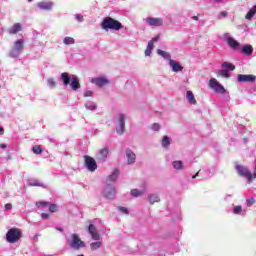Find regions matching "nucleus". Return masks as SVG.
Masks as SVG:
<instances>
[{
    "label": "nucleus",
    "instance_id": "nucleus-7",
    "mask_svg": "<svg viewBox=\"0 0 256 256\" xmlns=\"http://www.w3.org/2000/svg\"><path fill=\"white\" fill-rule=\"evenodd\" d=\"M84 160H85V167L86 169H88V171L93 173V171L97 170V162L93 159V157L86 155L84 156Z\"/></svg>",
    "mask_w": 256,
    "mask_h": 256
},
{
    "label": "nucleus",
    "instance_id": "nucleus-4",
    "mask_svg": "<svg viewBox=\"0 0 256 256\" xmlns=\"http://www.w3.org/2000/svg\"><path fill=\"white\" fill-rule=\"evenodd\" d=\"M209 87L210 89H214V91L220 95H225V93H227L225 87H223V85H221L215 78L209 80Z\"/></svg>",
    "mask_w": 256,
    "mask_h": 256
},
{
    "label": "nucleus",
    "instance_id": "nucleus-23",
    "mask_svg": "<svg viewBox=\"0 0 256 256\" xmlns=\"http://www.w3.org/2000/svg\"><path fill=\"white\" fill-rule=\"evenodd\" d=\"M149 203L150 205H154V203H159V201H161V199L159 198V195L157 194H151L148 197Z\"/></svg>",
    "mask_w": 256,
    "mask_h": 256
},
{
    "label": "nucleus",
    "instance_id": "nucleus-29",
    "mask_svg": "<svg viewBox=\"0 0 256 256\" xmlns=\"http://www.w3.org/2000/svg\"><path fill=\"white\" fill-rule=\"evenodd\" d=\"M63 43L64 45H75V39L73 37H65Z\"/></svg>",
    "mask_w": 256,
    "mask_h": 256
},
{
    "label": "nucleus",
    "instance_id": "nucleus-58",
    "mask_svg": "<svg viewBox=\"0 0 256 256\" xmlns=\"http://www.w3.org/2000/svg\"><path fill=\"white\" fill-rule=\"evenodd\" d=\"M78 256H85V255H83V254H80V255H78Z\"/></svg>",
    "mask_w": 256,
    "mask_h": 256
},
{
    "label": "nucleus",
    "instance_id": "nucleus-25",
    "mask_svg": "<svg viewBox=\"0 0 256 256\" xmlns=\"http://www.w3.org/2000/svg\"><path fill=\"white\" fill-rule=\"evenodd\" d=\"M100 247H103V243L102 242H92L90 244V249L92 251H97V249H100Z\"/></svg>",
    "mask_w": 256,
    "mask_h": 256
},
{
    "label": "nucleus",
    "instance_id": "nucleus-19",
    "mask_svg": "<svg viewBox=\"0 0 256 256\" xmlns=\"http://www.w3.org/2000/svg\"><path fill=\"white\" fill-rule=\"evenodd\" d=\"M186 97L191 105H197V100L195 99V95H193V92L191 90L187 91Z\"/></svg>",
    "mask_w": 256,
    "mask_h": 256
},
{
    "label": "nucleus",
    "instance_id": "nucleus-46",
    "mask_svg": "<svg viewBox=\"0 0 256 256\" xmlns=\"http://www.w3.org/2000/svg\"><path fill=\"white\" fill-rule=\"evenodd\" d=\"M75 17L79 22L83 21V15L76 14Z\"/></svg>",
    "mask_w": 256,
    "mask_h": 256
},
{
    "label": "nucleus",
    "instance_id": "nucleus-22",
    "mask_svg": "<svg viewBox=\"0 0 256 256\" xmlns=\"http://www.w3.org/2000/svg\"><path fill=\"white\" fill-rule=\"evenodd\" d=\"M70 87L73 91H77V89H79V78L77 77L72 78Z\"/></svg>",
    "mask_w": 256,
    "mask_h": 256
},
{
    "label": "nucleus",
    "instance_id": "nucleus-3",
    "mask_svg": "<svg viewBox=\"0 0 256 256\" xmlns=\"http://www.w3.org/2000/svg\"><path fill=\"white\" fill-rule=\"evenodd\" d=\"M69 247L72 249H75L76 251H79V249L85 247V242L79 238V235L77 234H72L71 239L68 241Z\"/></svg>",
    "mask_w": 256,
    "mask_h": 256
},
{
    "label": "nucleus",
    "instance_id": "nucleus-38",
    "mask_svg": "<svg viewBox=\"0 0 256 256\" xmlns=\"http://www.w3.org/2000/svg\"><path fill=\"white\" fill-rule=\"evenodd\" d=\"M247 207H253L255 205V198H248L246 199Z\"/></svg>",
    "mask_w": 256,
    "mask_h": 256
},
{
    "label": "nucleus",
    "instance_id": "nucleus-28",
    "mask_svg": "<svg viewBox=\"0 0 256 256\" xmlns=\"http://www.w3.org/2000/svg\"><path fill=\"white\" fill-rule=\"evenodd\" d=\"M174 169H176L177 171H181V169H183V162L178 160V161H174L172 163Z\"/></svg>",
    "mask_w": 256,
    "mask_h": 256
},
{
    "label": "nucleus",
    "instance_id": "nucleus-43",
    "mask_svg": "<svg viewBox=\"0 0 256 256\" xmlns=\"http://www.w3.org/2000/svg\"><path fill=\"white\" fill-rule=\"evenodd\" d=\"M153 47H154L153 41H149L147 48L150 49V51H153Z\"/></svg>",
    "mask_w": 256,
    "mask_h": 256
},
{
    "label": "nucleus",
    "instance_id": "nucleus-36",
    "mask_svg": "<svg viewBox=\"0 0 256 256\" xmlns=\"http://www.w3.org/2000/svg\"><path fill=\"white\" fill-rule=\"evenodd\" d=\"M10 57H13V58H15V57H19V55H21V52H19V50H17V49H12L11 51H10Z\"/></svg>",
    "mask_w": 256,
    "mask_h": 256
},
{
    "label": "nucleus",
    "instance_id": "nucleus-2",
    "mask_svg": "<svg viewBox=\"0 0 256 256\" xmlns=\"http://www.w3.org/2000/svg\"><path fill=\"white\" fill-rule=\"evenodd\" d=\"M21 237H23V232L19 228H11L6 234V241L8 243H17Z\"/></svg>",
    "mask_w": 256,
    "mask_h": 256
},
{
    "label": "nucleus",
    "instance_id": "nucleus-48",
    "mask_svg": "<svg viewBox=\"0 0 256 256\" xmlns=\"http://www.w3.org/2000/svg\"><path fill=\"white\" fill-rule=\"evenodd\" d=\"M13 205L11 203H8L5 205V209L9 211V209H12Z\"/></svg>",
    "mask_w": 256,
    "mask_h": 256
},
{
    "label": "nucleus",
    "instance_id": "nucleus-42",
    "mask_svg": "<svg viewBox=\"0 0 256 256\" xmlns=\"http://www.w3.org/2000/svg\"><path fill=\"white\" fill-rule=\"evenodd\" d=\"M92 95H93V92L90 90H86L84 93V97H92Z\"/></svg>",
    "mask_w": 256,
    "mask_h": 256
},
{
    "label": "nucleus",
    "instance_id": "nucleus-26",
    "mask_svg": "<svg viewBox=\"0 0 256 256\" xmlns=\"http://www.w3.org/2000/svg\"><path fill=\"white\" fill-rule=\"evenodd\" d=\"M117 177H119L118 169L114 170L113 173L110 176H108V180L114 182L117 181Z\"/></svg>",
    "mask_w": 256,
    "mask_h": 256
},
{
    "label": "nucleus",
    "instance_id": "nucleus-39",
    "mask_svg": "<svg viewBox=\"0 0 256 256\" xmlns=\"http://www.w3.org/2000/svg\"><path fill=\"white\" fill-rule=\"evenodd\" d=\"M101 157H107L109 155V150L107 148H103L100 150Z\"/></svg>",
    "mask_w": 256,
    "mask_h": 256
},
{
    "label": "nucleus",
    "instance_id": "nucleus-33",
    "mask_svg": "<svg viewBox=\"0 0 256 256\" xmlns=\"http://www.w3.org/2000/svg\"><path fill=\"white\" fill-rule=\"evenodd\" d=\"M222 67H224L225 69H228L229 71H235V65L228 62H224L222 64Z\"/></svg>",
    "mask_w": 256,
    "mask_h": 256
},
{
    "label": "nucleus",
    "instance_id": "nucleus-37",
    "mask_svg": "<svg viewBox=\"0 0 256 256\" xmlns=\"http://www.w3.org/2000/svg\"><path fill=\"white\" fill-rule=\"evenodd\" d=\"M131 195H132V197H139V196L143 195V193L141 191H139L138 189H132Z\"/></svg>",
    "mask_w": 256,
    "mask_h": 256
},
{
    "label": "nucleus",
    "instance_id": "nucleus-1",
    "mask_svg": "<svg viewBox=\"0 0 256 256\" xmlns=\"http://www.w3.org/2000/svg\"><path fill=\"white\" fill-rule=\"evenodd\" d=\"M101 27L104 31H121L123 29V24L119 20H115L111 17H105L101 22Z\"/></svg>",
    "mask_w": 256,
    "mask_h": 256
},
{
    "label": "nucleus",
    "instance_id": "nucleus-20",
    "mask_svg": "<svg viewBox=\"0 0 256 256\" xmlns=\"http://www.w3.org/2000/svg\"><path fill=\"white\" fill-rule=\"evenodd\" d=\"M61 81H63V84L65 85V87H67V85H69V83H71V77H69V73H67V72L62 73Z\"/></svg>",
    "mask_w": 256,
    "mask_h": 256
},
{
    "label": "nucleus",
    "instance_id": "nucleus-27",
    "mask_svg": "<svg viewBox=\"0 0 256 256\" xmlns=\"http://www.w3.org/2000/svg\"><path fill=\"white\" fill-rule=\"evenodd\" d=\"M169 145H171V138H169L168 136H164L162 138V147L167 148L169 147Z\"/></svg>",
    "mask_w": 256,
    "mask_h": 256
},
{
    "label": "nucleus",
    "instance_id": "nucleus-21",
    "mask_svg": "<svg viewBox=\"0 0 256 256\" xmlns=\"http://www.w3.org/2000/svg\"><path fill=\"white\" fill-rule=\"evenodd\" d=\"M25 45V42L23 41V39H19L15 42L14 44V49H16V51H23V47Z\"/></svg>",
    "mask_w": 256,
    "mask_h": 256
},
{
    "label": "nucleus",
    "instance_id": "nucleus-12",
    "mask_svg": "<svg viewBox=\"0 0 256 256\" xmlns=\"http://www.w3.org/2000/svg\"><path fill=\"white\" fill-rule=\"evenodd\" d=\"M36 205H37V207H47V205H49L50 213L57 212V205H55V204H50L49 202L40 201V202H37Z\"/></svg>",
    "mask_w": 256,
    "mask_h": 256
},
{
    "label": "nucleus",
    "instance_id": "nucleus-30",
    "mask_svg": "<svg viewBox=\"0 0 256 256\" xmlns=\"http://www.w3.org/2000/svg\"><path fill=\"white\" fill-rule=\"evenodd\" d=\"M28 185L29 187H43V184L37 180H30Z\"/></svg>",
    "mask_w": 256,
    "mask_h": 256
},
{
    "label": "nucleus",
    "instance_id": "nucleus-5",
    "mask_svg": "<svg viewBox=\"0 0 256 256\" xmlns=\"http://www.w3.org/2000/svg\"><path fill=\"white\" fill-rule=\"evenodd\" d=\"M236 171L238 175H241V177H246L248 183H251V181H253V174L242 165H237Z\"/></svg>",
    "mask_w": 256,
    "mask_h": 256
},
{
    "label": "nucleus",
    "instance_id": "nucleus-45",
    "mask_svg": "<svg viewBox=\"0 0 256 256\" xmlns=\"http://www.w3.org/2000/svg\"><path fill=\"white\" fill-rule=\"evenodd\" d=\"M48 85L50 87H55V81H53V79H48Z\"/></svg>",
    "mask_w": 256,
    "mask_h": 256
},
{
    "label": "nucleus",
    "instance_id": "nucleus-47",
    "mask_svg": "<svg viewBox=\"0 0 256 256\" xmlns=\"http://www.w3.org/2000/svg\"><path fill=\"white\" fill-rule=\"evenodd\" d=\"M87 109H90V111H95V105H86Z\"/></svg>",
    "mask_w": 256,
    "mask_h": 256
},
{
    "label": "nucleus",
    "instance_id": "nucleus-14",
    "mask_svg": "<svg viewBox=\"0 0 256 256\" xmlns=\"http://www.w3.org/2000/svg\"><path fill=\"white\" fill-rule=\"evenodd\" d=\"M169 65L170 67H172V71H174V73H179L183 71V66H181V64H179L178 62H175V60L170 59Z\"/></svg>",
    "mask_w": 256,
    "mask_h": 256
},
{
    "label": "nucleus",
    "instance_id": "nucleus-18",
    "mask_svg": "<svg viewBox=\"0 0 256 256\" xmlns=\"http://www.w3.org/2000/svg\"><path fill=\"white\" fill-rule=\"evenodd\" d=\"M21 29H22L21 23H16V24H14V25L9 29V33H10V35H17V33H19V31H21Z\"/></svg>",
    "mask_w": 256,
    "mask_h": 256
},
{
    "label": "nucleus",
    "instance_id": "nucleus-17",
    "mask_svg": "<svg viewBox=\"0 0 256 256\" xmlns=\"http://www.w3.org/2000/svg\"><path fill=\"white\" fill-rule=\"evenodd\" d=\"M241 53L247 55L248 57L253 55V46L251 44H246L242 47Z\"/></svg>",
    "mask_w": 256,
    "mask_h": 256
},
{
    "label": "nucleus",
    "instance_id": "nucleus-52",
    "mask_svg": "<svg viewBox=\"0 0 256 256\" xmlns=\"http://www.w3.org/2000/svg\"><path fill=\"white\" fill-rule=\"evenodd\" d=\"M0 147H1L2 149H7V145H5V144H0Z\"/></svg>",
    "mask_w": 256,
    "mask_h": 256
},
{
    "label": "nucleus",
    "instance_id": "nucleus-16",
    "mask_svg": "<svg viewBox=\"0 0 256 256\" xmlns=\"http://www.w3.org/2000/svg\"><path fill=\"white\" fill-rule=\"evenodd\" d=\"M92 83L97 85V87H105V85H109V80L107 78H94Z\"/></svg>",
    "mask_w": 256,
    "mask_h": 256
},
{
    "label": "nucleus",
    "instance_id": "nucleus-56",
    "mask_svg": "<svg viewBox=\"0 0 256 256\" xmlns=\"http://www.w3.org/2000/svg\"><path fill=\"white\" fill-rule=\"evenodd\" d=\"M57 231H60L61 233H63V228H56Z\"/></svg>",
    "mask_w": 256,
    "mask_h": 256
},
{
    "label": "nucleus",
    "instance_id": "nucleus-57",
    "mask_svg": "<svg viewBox=\"0 0 256 256\" xmlns=\"http://www.w3.org/2000/svg\"><path fill=\"white\" fill-rule=\"evenodd\" d=\"M33 0H28L29 3H31Z\"/></svg>",
    "mask_w": 256,
    "mask_h": 256
},
{
    "label": "nucleus",
    "instance_id": "nucleus-32",
    "mask_svg": "<svg viewBox=\"0 0 256 256\" xmlns=\"http://www.w3.org/2000/svg\"><path fill=\"white\" fill-rule=\"evenodd\" d=\"M158 55H160L161 57H163L164 59H169L171 57V55L161 49L157 50Z\"/></svg>",
    "mask_w": 256,
    "mask_h": 256
},
{
    "label": "nucleus",
    "instance_id": "nucleus-24",
    "mask_svg": "<svg viewBox=\"0 0 256 256\" xmlns=\"http://www.w3.org/2000/svg\"><path fill=\"white\" fill-rule=\"evenodd\" d=\"M115 193H116L115 188H110V191L105 192V197L107 199H115Z\"/></svg>",
    "mask_w": 256,
    "mask_h": 256
},
{
    "label": "nucleus",
    "instance_id": "nucleus-40",
    "mask_svg": "<svg viewBox=\"0 0 256 256\" xmlns=\"http://www.w3.org/2000/svg\"><path fill=\"white\" fill-rule=\"evenodd\" d=\"M119 211H121V213H124L125 215H129V210L126 207H119Z\"/></svg>",
    "mask_w": 256,
    "mask_h": 256
},
{
    "label": "nucleus",
    "instance_id": "nucleus-10",
    "mask_svg": "<svg viewBox=\"0 0 256 256\" xmlns=\"http://www.w3.org/2000/svg\"><path fill=\"white\" fill-rule=\"evenodd\" d=\"M88 232L91 235V238L94 241H99L101 239V236L99 235V232H97V228L95 227V225L90 224L88 227Z\"/></svg>",
    "mask_w": 256,
    "mask_h": 256
},
{
    "label": "nucleus",
    "instance_id": "nucleus-41",
    "mask_svg": "<svg viewBox=\"0 0 256 256\" xmlns=\"http://www.w3.org/2000/svg\"><path fill=\"white\" fill-rule=\"evenodd\" d=\"M152 129H153V131H159V129H161V126L159 124H157V123H154L152 125Z\"/></svg>",
    "mask_w": 256,
    "mask_h": 256
},
{
    "label": "nucleus",
    "instance_id": "nucleus-50",
    "mask_svg": "<svg viewBox=\"0 0 256 256\" xmlns=\"http://www.w3.org/2000/svg\"><path fill=\"white\" fill-rule=\"evenodd\" d=\"M150 41H152V43L154 44V43H157V41H159V36L158 37H155V38H153L152 40H150Z\"/></svg>",
    "mask_w": 256,
    "mask_h": 256
},
{
    "label": "nucleus",
    "instance_id": "nucleus-15",
    "mask_svg": "<svg viewBox=\"0 0 256 256\" xmlns=\"http://www.w3.org/2000/svg\"><path fill=\"white\" fill-rule=\"evenodd\" d=\"M126 157L128 161V165H133L135 163V159H137V156L131 149H126Z\"/></svg>",
    "mask_w": 256,
    "mask_h": 256
},
{
    "label": "nucleus",
    "instance_id": "nucleus-54",
    "mask_svg": "<svg viewBox=\"0 0 256 256\" xmlns=\"http://www.w3.org/2000/svg\"><path fill=\"white\" fill-rule=\"evenodd\" d=\"M221 15H222L223 17H227V12L223 11V12H221Z\"/></svg>",
    "mask_w": 256,
    "mask_h": 256
},
{
    "label": "nucleus",
    "instance_id": "nucleus-13",
    "mask_svg": "<svg viewBox=\"0 0 256 256\" xmlns=\"http://www.w3.org/2000/svg\"><path fill=\"white\" fill-rule=\"evenodd\" d=\"M226 41L229 47H231V49H234L235 51H237V49H240L241 47V44L237 40H235L233 37L227 38Z\"/></svg>",
    "mask_w": 256,
    "mask_h": 256
},
{
    "label": "nucleus",
    "instance_id": "nucleus-53",
    "mask_svg": "<svg viewBox=\"0 0 256 256\" xmlns=\"http://www.w3.org/2000/svg\"><path fill=\"white\" fill-rule=\"evenodd\" d=\"M198 176H199V172H197L194 176H192V179H197Z\"/></svg>",
    "mask_w": 256,
    "mask_h": 256
},
{
    "label": "nucleus",
    "instance_id": "nucleus-34",
    "mask_svg": "<svg viewBox=\"0 0 256 256\" xmlns=\"http://www.w3.org/2000/svg\"><path fill=\"white\" fill-rule=\"evenodd\" d=\"M234 215H241L243 213V207L241 205L235 206L233 208Z\"/></svg>",
    "mask_w": 256,
    "mask_h": 256
},
{
    "label": "nucleus",
    "instance_id": "nucleus-31",
    "mask_svg": "<svg viewBox=\"0 0 256 256\" xmlns=\"http://www.w3.org/2000/svg\"><path fill=\"white\" fill-rule=\"evenodd\" d=\"M32 151L35 153V155H41V153H43V149L40 145L33 146Z\"/></svg>",
    "mask_w": 256,
    "mask_h": 256
},
{
    "label": "nucleus",
    "instance_id": "nucleus-6",
    "mask_svg": "<svg viewBox=\"0 0 256 256\" xmlns=\"http://www.w3.org/2000/svg\"><path fill=\"white\" fill-rule=\"evenodd\" d=\"M238 83H255L256 76L253 74H238Z\"/></svg>",
    "mask_w": 256,
    "mask_h": 256
},
{
    "label": "nucleus",
    "instance_id": "nucleus-55",
    "mask_svg": "<svg viewBox=\"0 0 256 256\" xmlns=\"http://www.w3.org/2000/svg\"><path fill=\"white\" fill-rule=\"evenodd\" d=\"M0 135H3V127L0 126Z\"/></svg>",
    "mask_w": 256,
    "mask_h": 256
},
{
    "label": "nucleus",
    "instance_id": "nucleus-51",
    "mask_svg": "<svg viewBox=\"0 0 256 256\" xmlns=\"http://www.w3.org/2000/svg\"><path fill=\"white\" fill-rule=\"evenodd\" d=\"M192 19H193L194 21H199V16H193Z\"/></svg>",
    "mask_w": 256,
    "mask_h": 256
},
{
    "label": "nucleus",
    "instance_id": "nucleus-8",
    "mask_svg": "<svg viewBox=\"0 0 256 256\" xmlns=\"http://www.w3.org/2000/svg\"><path fill=\"white\" fill-rule=\"evenodd\" d=\"M117 125L118 127L116 128V133H118V135H123V133H125V115L124 114L119 115Z\"/></svg>",
    "mask_w": 256,
    "mask_h": 256
},
{
    "label": "nucleus",
    "instance_id": "nucleus-35",
    "mask_svg": "<svg viewBox=\"0 0 256 256\" xmlns=\"http://www.w3.org/2000/svg\"><path fill=\"white\" fill-rule=\"evenodd\" d=\"M218 77H225L226 79H229V77H231V74H229L227 70H221L218 73Z\"/></svg>",
    "mask_w": 256,
    "mask_h": 256
},
{
    "label": "nucleus",
    "instance_id": "nucleus-49",
    "mask_svg": "<svg viewBox=\"0 0 256 256\" xmlns=\"http://www.w3.org/2000/svg\"><path fill=\"white\" fill-rule=\"evenodd\" d=\"M41 217L42 219H49L50 216L47 213H42Z\"/></svg>",
    "mask_w": 256,
    "mask_h": 256
},
{
    "label": "nucleus",
    "instance_id": "nucleus-44",
    "mask_svg": "<svg viewBox=\"0 0 256 256\" xmlns=\"http://www.w3.org/2000/svg\"><path fill=\"white\" fill-rule=\"evenodd\" d=\"M152 51H153V50H151V49H149V48H146V50H145V56H146V57H149V56L151 55Z\"/></svg>",
    "mask_w": 256,
    "mask_h": 256
},
{
    "label": "nucleus",
    "instance_id": "nucleus-9",
    "mask_svg": "<svg viewBox=\"0 0 256 256\" xmlns=\"http://www.w3.org/2000/svg\"><path fill=\"white\" fill-rule=\"evenodd\" d=\"M146 22L150 27H162L163 25V19L162 18H153V17H148L146 19Z\"/></svg>",
    "mask_w": 256,
    "mask_h": 256
},
{
    "label": "nucleus",
    "instance_id": "nucleus-11",
    "mask_svg": "<svg viewBox=\"0 0 256 256\" xmlns=\"http://www.w3.org/2000/svg\"><path fill=\"white\" fill-rule=\"evenodd\" d=\"M37 7L42 11H51L53 9V2L51 1H42L37 3Z\"/></svg>",
    "mask_w": 256,
    "mask_h": 256
}]
</instances>
